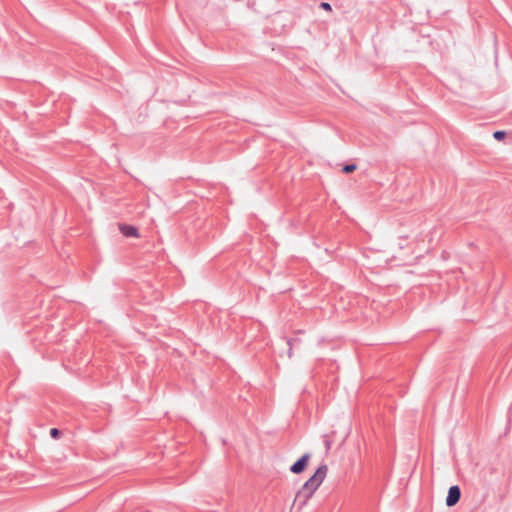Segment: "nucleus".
<instances>
[{
  "label": "nucleus",
  "mask_w": 512,
  "mask_h": 512,
  "mask_svg": "<svg viewBox=\"0 0 512 512\" xmlns=\"http://www.w3.org/2000/svg\"><path fill=\"white\" fill-rule=\"evenodd\" d=\"M328 467L326 464L320 465L315 473L303 484L301 489L296 493L294 505H298L299 509L304 507L308 500L313 496L315 491L324 481L327 475Z\"/></svg>",
  "instance_id": "f257e3e1"
},
{
  "label": "nucleus",
  "mask_w": 512,
  "mask_h": 512,
  "mask_svg": "<svg viewBox=\"0 0 512 512\" xmlns=\"http://www.w3.org/2000/svg\"><path fill=\"white\" fill-rule=\"evenodd\" d=\"M310 459V454L305 453L300 459H298L291 467L290 471L294 474L302 473L307 467L308 461Z\"/></svg>",
  "instance_id": "f03ea898"
},
{
  "label": "nucleus",
  "mask_w": 512,
  "mask_h": 512,
  "mask_svg": "<svg viewBox=\"0 0 512 512\" xmlns=\"http://www.w3.org/2000/svg\"><path fill=\"white\" fill-rule=\"evenodd\" d=\"M460 497H461V491H460V488L458 486H451L449 488V491H448V495H447V498H446V505L448 507H452L454 506L455 504L458 503V501L460 500Z\"/></svg>",
  "instance_id": "7ed1b4c3"
},
{
  "label": "nucleus",
  "mask_w": 512,
  "mask_h": 512,
  "mask_svg": "<svg viewBox=\"0 0 512 512\" xmlns=\"http://www.w3.org/2000/svg\"><path fill=\"white\" fill-rule=\"evenodd\" d=\"M119 230L125 237H139L138 229L128 224H120Z\"/></svg>",
  "instance_id": "20e7f679"
},
{
  "label": "nucleus",
  "mask_w": 512,
  "mask_h": 512,
  "mask_svg": "<svg viewBox=\"0 0 512 512\" xmlns=\"http://www.w3.org/2000/svg\"><path fill=\"white\" fill-rule=\"evenodd\" d=\"M506 136V132L505 131H495L494 134H493V137L500 141V140H503Z\"/></svg>",
  "instance_id": "39448f33"
},
{
  "label": "nucleus",
  "mask_w": 512,
  "mask_h": 512,
  "mask_svg": "<svg viewBox=\"0 0 512 512\" xmlns=\"http://www.w3.org/2000/svg\"><path fill=\"white\" fill-rule=\"evenodd\" d=\"M356 169V165L355 164H347L343 167L342 171L344 173H351L353 172L354 170Z\"/></svg>",
  "instance_id": "423d86ee"
},
{
  "label": "nucleus",
  "mask_w": 512,
  "mask_h": 512,
  "mask_svg": "<svg viewBox=\"0 0 512 512\" xmlns=\"http://www.w3.org/2000/svg\"><path fill=\"white\" fill-rule=\"evenodd\" d=\"M61 434H62V432L57 428L50 429V436L52 438L58 439Z\"/></svg>",
  "instance_id": "0eeeda50"
},
{
  "label": "nucleus",
  "mask_w": 512,
  "mask_h": 512,
  "mask_svg": "<svg viewBox=\"0 0 512 512\" xmlns=\"http://www.w3.org/2000/svg\"><path fill=\"white\" fill-rule=\"evenodd\" d=\"M320 8H322V9H324L326 11H331L332 10L331 5L329 3H327V2H322L320 4Z\"/></svg>",
  "instance_id": "6e6552de"
},
{
  "label": "nucleus",
  "mask_w": 512,
  "mask_h": 512,
  "mask_svg": "<svg viewBox=\"0 0 512 512\" xmlns=\"http://www.w3.org/2000/svg\"><path fill=\"white\" fill-rule=\"evenodd\" d=\"M292 341H293V339H288V340H287V344L289 345V349H288V356H289V358H291V357H292V355H293V351H292Z\"/></svg>",
  "instance_id": "1a4fd4ad"
}]
</instances>
